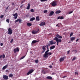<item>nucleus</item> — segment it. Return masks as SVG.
<instances>
[{
  "instance_id": "f257e3e1",
  "label": "nucleus",
  "mask_w": 80,
  "mask_h": 80,
  "mask_svg": "<svg viewBox=\"0 0 80 80\" xmlns=\"http://www.w3.org/2000/svg\"><path fill=\"white\" fill-rule=\"evenodd\" d=\"M49 51H50L49 49H48V50L45 52V53L43 55V57H44V58H48V56H50V55H52V53L51 52H48Z\"/></svg>"
},
{
  "instance_id": "f03ea898",
  "label": "nucleus",
  "mask_w": 80,
  "mask_h": 80,
  "mask_svg": "<svg viewBox=\"0 0 80 80\" xmlns=\"http://www.w3.org/2000/svg\"><path fill=\"white\" fill-rule=\"evenodd\" d=\"M54 40L56 41L57 42V45H58V43L59 42H62V40L61 39H58L57 37H55L54 38Z\"/></svg>"
},
{
  "instance_id": "7ed1b4c3",
  "label": "nucleus",
  "mask_w": 80,
  "mask_h": 80,
  "mask_svg": "<svg viewBox=\"0 0 80 80\" xmlns=\"http://www.w3.org/2000/svg\"><path fill=\"white\" fill-rule=\"evenodd\" d=\"M34 72V70L33 69H30L28 72L27 73V75H30V74L32 73V72Z\"/></svg>"
},
{
  "instance_id": "20e7f679",
  "label": "nucleus",
  "mask_w": 80,
  "mask_h": 80,
  "mask_svg": "<svg viewBox=\"0 0 80 80\" xmlns=\"http://www.w3.org/2000/svg\"><path fill=\"white\" fill-rule=\"evenodd\" d=\"M8 33L9 34V35H11V34H12V33H13L12 30V29H11L10 28H9L8 29Z\"/></svg>"
},
{
  "instance_id": "39448f33",
  "label": "nucleus",
  "mask_w": 80,
  "mask_h": 80,
  "mask_svg": "<svg viewBox=\"0 0 80 80\" xmlns=\"http://www.w3.org/2000/svg\"><path fill=\"white\" fill-rule=\"evenodd\" d=\"M13 51H14V53H16L17 52H18L20 51V49L18 48H16H16H14L13 49Z\"/></svg>"
},
{
  "instance_id": "423d86ee",
  "label": "nucleus",
  "mask_w": 80,
  "mask_h": 80,
  "mask_svg": "<svg viewBox=\"0 0 80 80\" xmlns=\"http://www.w3.org/2000/svg\"><path fill=\"white\" fill-rule=\"evenodd\" d=\"M57 1H53L52 3H51V5L52 6H56L57 5Z\"/></svg>"
},
{
  "instance_id": "0eeeda50",
  "label": "nucleus",
  "mask_w": 80,
  "mask_h": 80,
  "mask_svg": "<svg viewBox=\"0 0 80 80\" xmlns=\"http://www.w3.org/2000/svg\"><path fill=\"white\" fill-rule=\"evenodd\" d=\"M3 78H4V80H8V76H7L6 75H3Z\"/></svg>"
},
{
  "instance_id": "6e6552de",
  "label": "nucleus",
  "mask_w": 80,
  "mask_h": 80,
  "mask_svg": "<svg viewBox=\"0 0 80 80\" xmlns=\"http://www.w3.org/2000/svg\"><path fill=\"white\" fill-rule=\"evenodd\" d=\"M13 16L14 17V18L17 19V17H18V14H17V13H16L13 14Z\"/></svg>"
},
{
  "instance_id": "1a4fd4ad",
  "label": "nucleus",
  "mask_w": 80,
  "mask_h": 80,
  "mask_svg": "<svg viewBox=\"0 0 80 80\" xmlns=\"http://www.w3.org/2000/svg\"><path fill=\"white\" fill-rule=\"evenodd\" d=\"M45 22H41L40 24H39L40 26H44V25H45Z\"/></svg>"
},
{
  "instance_id": "9d476101",
  "label": "nucleus",
  "mask_w": 80,
  "mask_h": 80,
  "mask_svg": "<svg viewBox=\"0 0 80 80\" xmlns=\"http://www.w3.org/2000/svg\"><path fill=\"white\" fill-rule=\"evenodd\" d=\"M8 67V64H7L4 66L2 68V70H5Z\"/></svg>"
},
{
  "instance_id": "9b49d317",
  "label": "nucleus",
  "mask_w": 80,
  "mask_h": 80,
  "mask_svg": "<svg viewBox=\"0 0 80 80\" xmlns=\"http://www.w3.org/2000/svg\"><path fill=\"white\" fill-rule=\"evenodd\" d=\"M65 57H64L61 58L59 59V61L60 62H63V61L64 60H65Z\"/></svg>"
},
{
  "instance_id": "f8f14e48",
  "label": "nucleus",
  "mask_w": 80,
  "mask_h": 80,
  "mask_svg": "<svg viewBox=\"0 0 80 80\" xmlns=\"http://www.w3.org/2000/svg\"><path fill=\"white\" fill-rule=\"evenodd\" d=\"M39 42V41H37V40H34L32 41V44H34V43H37V42Z\"/></svg>"
},
{
  "instance_id": "ddd939ff",
  "label": "nucleus",
  "mask_w": 80,
  "mask_h": 80,
  "mask_svg": "<svg viewBox=\"0 0 80 80\" xmlns=\"http://www.w3.org/2000/svg\"><path fill=\"white\" fill-rule=\"evenodd\" d=\"M46 78L47 79H48V80H52V79H53L52 77L50 76H48L46 77Z\"/></svg>"
},
{
  "instance_id": "4468645a",
  "label": "nucleus",
  "mask_w": 80,
  "mask_h": 80,
  "mask_svg": "<svg viewBox=\"0 0 80 80\" xmlns=\"http://www.w3.org/2000/svg\"><path fill=\"white\" fill-rule=\"evenodd\" d=\"M54 13V12L53 11H52L49 14V16H52L53 14Z\"/></svg>"
},
{
  "instance_id": "2eb2a0df",
  "label": "nucleus",
  "mask_w": 80,
  "mask_h": 80,
  "mask_svg": "<svg viewBox=\"0 0 80 80\" xmlns=\"http://www.w3.org/2000/svg\"><path fill=\"white\" fill-rule=\"evenodd\" d=\"M55 48V46H52L51 47H50V50H53Z\"/></svg>"
},
{
  "instance_id": "dca6fc26",
  "label": "nucleus",
  "mask_w": 80,
  "mask_h": 80,
  "mask_svg": "<svg viewBox=\"0 0 80 80\" xmlns=\"http://www.w3.org/2000/svg\"><path fill=\"white\" fill-rule=\"evenodd\" d=\"M27 25L28 27H31V26L32 25V24L28 22L27 23Z\"/></svg>"
},
{
  "instance_id": "f3484780",
  "label": "nucleus",
  "mask_w": 80,
  "mask_h": 80,
  "mask_svg": "<svg viewBox=\"0 0 80 80\" xmlns=\"http://www.w3.org/2000/svg\"><path fill=\"white\" fill-rule=\"evenodd\" d=\"M38 31H32V34H36L37 33H38Z\"/></svg>"
},
{
  "instance_id": "a211bd4d",
  "label": "nucleus",
  "mask_w": 80,
  "mask_h": 80,
  "mask_svg": "<svg viewBox=\"0 0 80 80\" xmlns=\"http://www.w3.org/2000/svg\"><path fill=\"white\" fill-rule=\"evenodd\" d=\"M63 18H64L63 17H62V16H61V17L59 16L58 18V19H60V20L63 19Z\"/></svg>"
},
{
  "instance_id": "6ab92c4d",
  "label": "nucleus",
  "mask_w": 80,
  "mask_h": 80,
  "mask_svg": "<svg viewBox=\"0 0 80 80\" xmlns=\"http://www.w3.org/2000/svg\"><path fill=\"white\" fill-rule=\"evenodd\" d=\"M45 47H47L46 46H42V48L43 50H45V51L46 50V48Z\"/></svg>"
},
{
  "instance_id": "aec40b11",
  "label": "nucleus",
  "mask_w": 80,
  "mask_h": 80,
  "mask_svg": "<svg viewBox=\"0 0 80 80\" xmlns=\"http://www.w3.org/2000/svg\"><path fill=\"white\" fill-rule=\"evenodd\" d=\"M30 4L29 3H28V6L27 7V10H29L30 9Z\"/></svg>"
},
{
  "instance_id": "412c9836",
  "label": "nucleus",
  "mask_w": 80,
  "mask_h": 80,
  "mask_svg": "<svg viewBox=\"0 0 80 80\" xmlns=\"http://www.w3.org/2000/svg\"><path fill=\"white\" fill-rule=\"evenodd\" d=\"M71 41H73V40H75V38L74 37H72L70 38Z\"/></svg>"
},
{
  "instance_id": "4be33fe9",
  "label": "nucleus",
  "mask_w": 80,
  "mask_h": 80,
  "mask_svg": "<svg viewBox=\"0 0 80 80\" xmlns=\"http://www.w3.org/2000/svg\"><path fill=\"white\" fill-rule=\"evenodd\" d=\"M61 12L62 11L60 10H58L56 12V14L60 13H61Z\"/></svg>"
},
{
  "instance_id": "5701e85b",
  "label": "nucleus",
  "mask_w": 80,
  "mask_h": 80,
  "mask_svg": "<svg viewBox=\"0 0 80 80\" xmlns=\"http://www.w3.org/2000/svg\"><path fill=\"white\" fill-rule=\"evenodd\" d=\"M36 20L37 21H39V20H40V18H39V17L38 16L36 17Z\"/></svg>"
},
{
  "instance_id": "b1692460",
  "label": "nucleus",
  "mask_w": 80,
  "mask_h": 80,
  "mask_svg": "<svg viewBox=\"0 0 80 80\" xmlns=\"http://www.w3.org/2000/svg\"><path fill=\"white\" fill-rule=\"evenodd\" d=\"M35 20V18L34 17L30 19V21H33V20Z\"/></svg>"
},
{
  "instance_id": "393cba45",
  "label": "nucleus",
  "mask_w": 80,
  "mask_h": 80,
  "mask_svg": "<svg viewBox=\"0 0 80 80\" xmlns=\"http://www.w3.org/2000/svg\"><path fill=\"white\" fill-rule=\"evenodd\" d=\"M9 77H13V75L12 74H10L9 75Z\"/></svg>"
},
{
  "instance_id": "a878e982",
  "label": "nucleus",
  "mask_w": 80,
  "mask_h": 80,
  "mask_svg": "<svg viewBox=\"0 0 80 80\" xmlns=\"http://www.w3.org/2000/svg\"><path fill=\"white\" fill-rule=\"evenodd\" d=\"M20 19V18H19V19H18L16 20L15 21V23H17V22H19Z\"/></svg>"
},
{
  "instance_id": "bb28decb",
  "label": "nucleus",
  "mask_w": 80,
  "mask_h": 80,
  "mask_svg": "<svg viewBox=\"0 0 80 80\" xmlns=\"http://www.w3.org/2000/svg\"><path fill=\"white\" fill-rule=\"evenodd\" d=\"M53 40L51 41H49V43L51 44V45H53Z\"/></svg>"
},
{
  "instance_id": "cd10ccee",
  "label": "nucleus",
  "mask_w": 80,
  "mask_h": 80,
  "mask_svg": "<svg viewBox=\"0 0 80 80\" xmlns=\"http://www.w3.org/2000/svg\"><path fill=\"white\" fill-rule=\"evenodd\" d=\"M76 59H77V57H75L73 58L72 60V61H74V60H76Z\"/></svg>"
},
{
  "instance_id": "c85d7f7f",
  "label": "nucleus",
  "mask_w": 80,
  "mask_h": 80,
  "mask_svg": "<svg viewBox=\"0 0 80 80\" xmlns=\"http://www.w3.org/2000/svg\"><path fill=\"white\" fill-rule=\"evenodd\" d=\"M48 12V10H45L43 11V13H47Z\"/></svg>"
},
{
  "instance_id": "c756f323",
  "label": "nucleus",
  "mask_w": 80,
  "mask_h": 80,
  "mask_svg": "<svg viewBox=\"0 0 80 80\" xmlns=\"http://www.w3.org/2000/svg\"><path fill=\"white\" fill-rule=\"evenodd\" d=\"M25 56H22V57L20 59L21 60H22V59H23V58H25Z\"/></svg>"
},
{
  "instance_id": "7c9ffc66",
  "label": "nucleus",
  "mask_w": 80,
  "mask_h": 80,
  "mask_svg": "<svg viewBox=\"0 0 80 80\" xmlns=\"http://www.w3.org/2000/svg\"><path fill=\"white\" fill-rule=\"evenodd\" d=\"M22 22H23V21L21 20V19L20 18V19L19 21V23H22Z\"/></svg>"
},
{
  "instance_id": "2f4dec72",
  "label": "nucleus",
  "mask_w": 80,
  "mask_h": 80,
  "mask_svg": "<svg viewBox=\"0 0 80 80\" xmlns=\"http://www.w3.org/2000/svg\"><path fill=\"white\" fill-rule=\"evenodd\" d=\"M30 12H34V10L33 9H31L30 10Z\"/></svg>"
},
{
  "instance_id": "473e14b6",
  "label": "nucleus",
  "mask_w": 80,
  "mask_h": 80,
  "mask_svg": "<svg viewBox=\"0 0 80 80\" xmlns=\"http://www.w3.org/2000/svg\"><path fill=\"white\" fill-rule=\"evenodd\" d=\"M58 38H62V37L60 35H59V36L58 37Z\"/></svg>"
},
{
  "instance_id": "72a5a7b5",
  "label": "nucleus",
  "mask_w": 80,
  "mask_h": 80,
  "mask_svg": "<svg viewBox=\"0 0 80 80\" xmlns=\"http://www.w3.org/2000/svg\"><path fill=\"white\" fill-rule=\"evenodd\" d=\"M6 22H8V23H9L10 22V20H9V19H7L6 20Z\"/></svg>"
},
{
  "instance_id": "f704fd0d",
  "label": "nucleus",
  "mask_w": 80,
  "mask_h": 80,
  "mask_svg": "<svg viewBox=\"0 0 80 80\" xmlns=\"http://www.w3.org/2000/svg\"><path fill=\"white\" fill-rule=\"evenodd\" d=\"M35 62L36 63H38V60H37L35 61Z\"/></svg>"
},
{
  "instance_id": "c9c22d12",
  "label": "nucleus",
  "mask_w": 80,
  "mask_h": 80,
  "mask_svg": "<svg viewBox=\"0 0 80 80\" xmlns=\"http://www.w3.org/2000/svg\"><path fill=\"white\" fill-rule=\"evenodd\" d=\"M48 0H40L41 2H46Z\"/></svg>"
},
{
  "instance_id": "e433bc0d",
  "label": "nucleus",
  "mask_w": 80,
  "mask_h": 80,
  "mask_svg": "<svg viewBox=\"0 0 80 80\" xmlns=\"http://www.w3.org/2000/svg\"><path fill=\"white\" fill-rule=\"evenodd\" d=\"M75 75H78V71H77L76 72H75Z\"/></svg>"
},
{
  "instance_id": "4c0bfd02",
  "label": "nucleus",
  "mask_w": 80,
  "mask_h": 80,
  "mask_svg": "<svg viewBox=\"0 0 80 80\" xmlns=\"http://www.w3.org/2000/svg\"><path fill=\"white\" fill-rule=\"evenodd\" d=\"M45 52V51L44 50H42L41 52V53H44Z\"/></svg>"
},
{
  "instance_id": "58836bf2",
  "label": "nucleus",
  "mask_w": 80,
  "mask_h": 80,
  "mask_svg": "<svg viewBox=\"0 0 80 80\" xmlns=\"http://www.w3.org/2000/svg\"><path fill=\"white\" fill-rule=\"evenodd\" d=\"M42 73H44V74L46 73H45V72H44V70H42Z\"/></svg>"
},
{
  "instance_id": "ea45409f",
  "label": "nucleus",
  "mask_w": 80,
  "mask_h": 80,
  "mask_svg": "<svg viewBox=\"0 0 80 80\" xmlns=\"http://www.w3.org/2000/svg\"><path fill=\"white\" fill-rule=\"evenodd\" d=\"M13 41V39H12L10 41V43H12Z\"/></svg>"
},
{
  "instance_id": "a19ab883",
  "label": "nucleus",
  "mask_w": 80,
  "mask_h": 80,
  "mask_svg": "<svg viewBox=\"0 0 80 80\" xmlns=\"http://www.w3.org/2000/svg\"><path fill=\"white\" fill-rule=\"evenodd\" d=\"M56 37H59V34H57L56 35Z\"/></svg>"
},
{
  "instance_id": "79ce46f5",
  "label": "nucleus",
  "mask_w": 80,
  "mask_h": 80,
  "mask_svg": "<svg viewBox=\"0 0 80 80\" xmlns=\"http://www.w3.org/2000/svg\"><path fill=\"white\" fill-rule=\"evenodd\" d=\"M48 45V46L50 47V45H51L50 43H48V45Z\"/></svg>"
},
{
  "instance_id": "37998d69",
  "label": "nucleus",
  "mask_w": 80,
  "mask_h": 80,
  "mask_svg": "<svg viewBox=\"0 0 80 80\" xmlns=\"http://www.w3.org/2000/svg\"><path fill=\"white\" fill-rule=\"evenodd\" d=\"M72 35H73V33L71 32L70 34V37H71L72 36Z\"/></svg>"
},
{
  "instance_id": "c03bdc74",
  "label": "nucleus",
  "mask_w": 80,
  "mask_h": 80,
  "mask_svg": "<svg viewBox=\"0 0 80 80\" xmlns=\"http://www.w3.org/2000/svg\"><path fill=\"white\" fill-rule=\"evenodd\" d=\"M10 5H9L6 8V10H8V7H9Z\"/></svg>"
},
{
  "instance_id": "a18cd8bd",
  "label": "nucleus",
  "mask_w": 80,
  "mask_h": 80,
  "mask_svg": "<svg viewBox=\"0 0 80 80\" xmlns=\"http://www.w3.org/2000/svg\"><path fill=\"white\" fill-rule=\"evenodd\" d=\"M48 45H46V47H47V50H49V48H48Z\"/></svg>"
},
{
  "instance_id": "49530a36",
  "label": "nucleus",
  "mask_w": 80,
  "mask_h": 80,
  "mask_svg": "<svg viewBox=\"0 0 80 80\" xmlns=\"http://www.w3.org/2000/svg\"><path fill=\"white\" fill-rule=\"evenodd\" d=\"M25 0L24 1H22V2H21V4H22V3H23V2H25Z\"/></svg>"
},
{
  "instance_id": "de8ad7c7",
  "label": "nucleus",
  "mask_w": 80,
  "mask_h": 80,
  "mask_svg": "<svg viewBox=\"0 0 80 80\" xmlns=\"http://www.w3.org/2000/svg\"><path fill=\"white\" fill-rule=\"evenodd\" d=\"M4 15H1L0 16V18H3Z\"/></svg>"
},
{
  "instance_id": "09e8293b",
  "label": "nucleus",
  "mask_w": 80,
  "mask_h": 80,
  "mask_svg": "<svg viewBox=\"0 0 80 80\" xmlns=\"http://www.w3.org/2000/svg\"><path fill=\"white\" fill-rule=\"evenodd\" d=\"M73 13V11H71L69 12V14H70L71 13Z\"/></svg>"
},
{
  "instance_id": "8fccbe9b",
  "label": "nucleus",
  "mask_w": 80,
  "mask_h": 80,
  "mask_svg": "<svg viewBox=\"0 0 80 80\" xmlns=\"http://www.w3.org/2000/svg\"><path fill=\"white\" fill-rule=\"evenodd\" d=\"M49 67L50 68H52V65H50L49 66Z\"/></svg>"
},
{
  "instance_id": "3c124183",
  "label": "nucleus",
  "mask_w": 80,
  "mask_h": 80,
  "mask_svg": "<svg viewBox=\"0 0 80 80\" xmlns=\"http://www.w3.org/2000/svg\"><path fill=\"white\" fill-rule=\"evenodd\" d=\"M2 58H5V55L4 54L3 55V56Z\"/></svg>"
},
{
  "instance_id": "603ef678",
  "label": "nucleus",
  "mask_w": 80,
  "mask_h": 80,
  "mask_svg": "<svg viewBox=\"0 0 80 80\" xmlns=\"http://www.w3.org/2000/svg\"><path fill=\"white\" fill-rule=\"evenodd\" d=\"M2 56L1 55L0 56V60L2 58Z\"/></svg>"
},
{
  "instance_id": "864d4df0",
  "label": "nucleus",
  "mask_w": 80,
  "mask_h": 80,
  "mask_svg": "<svg viewBox=\"0 0 80 80\" xmlns=\"http://www.w3.org/2000/svg\"><path fill=\"white\" fill-rule=\"evenodd\" d=\"M23 4L21 5V6L20 7V8H22V7H23Z\"/></svg>"
},
{
  "instance_id": "5fc2aeb1",
  "label": "nucleus",
  "mask_w": 80,
  "mask_h": 80,
  "mask_svg": "<svg viewBox=\"0 0 80 80\" xmlns=\"http://www.w3.org/2000/svg\"><path fill=\"white\" fill-rule=\"evenodd\" d=\"M12 5H15V3L12 2Z\"/></svg>"
},
{
  "instance_id": "6e6d98bb",
  "label": "nucleus",
  "mask_w": 80,
  "mask_h": 80,
  "mask_svg": "<svg viewBox=\"0 0 80 80\" xmlns=\"http://www.w3.org/2000/svg\"><path fill=\"white\" fill-rule=\"evenodd\" d=\"M70 52V51H68L67 52V54H69V53Z\"/></svg>"
},
{
  "instance_id": "4d7b16f0",
  "label": "nucleus",
  "mask_w": 80,
  "mask_h": 80,
  "mask_svg": "<svg viewBox=\"0 0 80 80\" xmlns=\"http://www.w3.org/2000/svg\"><path fill=\"white\" fill-rule=\"evenodd\" d=\"M9 72V71H8V70H6V72Z\"/></svg>"
},
{
  "instance_id": "13d9d810",
  "label": "nucleus",
  "mask_w": 80,
  "mask_h": 80,
  "mask_svg": "<svg viewBox=\"0 0 80 80\" xmlns=\"http://www.w3.org/2000/svg\"><path fill=\"white\" fill-rule=\"evenodd\" d=\"M74 52H75V53H77V50H75V51H74Z\"/></svg>"
},
{
  "instance_id": "bf43d9fd",
  "label": "nucleus",
  "mask_w": 80,
  "mask_h": 80,
  "mask_svg": "<svg viewBox=\"0 0 80 80\" xmlns=\"http://www.w3.org/2000/svg\"><path fill=\"white\" fill-rule=\"evenodd\" d=\"M52 43H53V44H55V43H56V42H53V41Z\"/></svg>"
},
{
  "instance_id": "052dcab7",
  "label": "nucleus",
  "mask_w": 80,
  "mask_h": 80,
  "mask_svg": "<svg viewBox=\"0 0 80 80\" xmlns=\"http://www.w3.org/2000/svg\"><path fill=\"white\" fill-rule=\"evenodd\" d=\"M1 46H3V43H1Z\"/></svg>"
},
{
  "instance_id": "680f3d73",
  "label": "nucleus",
  "mask_w": 80,
  "mask_h": 80,
  "mask_svg": "<svg viewBox=\"0 0 80 80\" xmlns=\"http://www.w3.org/2000/svg\"><path fill=\"white\" fill-rule=\"evenodd\" d=\"M78 39H77L76 40V42H78Z\"/></svg>"
},
{
  "instance_id": "e2e57ef3",
  "label": "nucleus",
  "mask_w": 80,
  "mask_h": 80,
  "mask_svg": "<svg viewBox=\"0 0 80 80\" xmlns=\"http://www.w3.org/2000/svg\"><path fill=\"white\" fill-rule=\"evenodd\" d=\"M58 24L57 25H56V27H58Z\"/></svg>"
},
{
  "instance_id": "0e129e2a",
  "label": "nucleus",
  "mask_w": 80,
  "mask_h": 80,
  "mask_svg": "<svg viewBox=\"0 0 80 80\" xmlns=\"http://www.w3.org/2000/svg\"><path fill=\"white\" fill-rule=\"evenodd\" d=\"M75 50H72V52H75Z\"/></svg>"
},
{
  "instance_id": "69168bd1",
  "label": "nucleus",
  "mask_w": 80,
  "mask_h": 80,
  "mask_svg": "<svg viewBox=\"0 0 80 80\" xmlns=\"http://www.w3.org/2000/svg\"><path fill=\"white\" fill-rule=\"evenodd\" d=\"M66 76H64L63 77V78H65V77H66Z\"/></svg>"
},
{
  "instance_id": "338daca9",
  "label": "nucleus",
  "mask_w": 80,
  "mask_h": 80,
  "mask_svg": "<svg viewBox=\"0 0 80 80\" xmlns=\"http://www.w3.org/2000/svg\"><path fill=\"white\" fill-rule=\"evenodd\" d=\"M52 75H54V74H55V73H52Z\"/></svg>"
},
{
  "instance_id": "774afa93",
  "label": "nucleus",
  "mask_w": 80,
  "mask_h": 80,
  "mask_svg": "<svg viewBox=\"0 0 80 80\" xmlns=\"http://www.w3.org/2000/svg\"><path fill=\"white\" fill-rule=\"evenodd\" d=\"M52 65H53V63H52Z\"/></svg>"
}]
</instances>
